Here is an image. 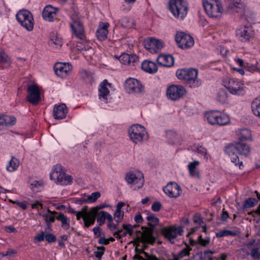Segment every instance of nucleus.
<instances>
[{"instance_id": "1", "label": "nucleus", "mask_w": 260, "mask_h": 260, "mask_svg": "<svg viewBox=\"0 0 260 260\" xmlns=\"http://www.w3.org/2000/svg\"><path fill=\"white\" fill-rule=\"evenodd\" d=\"M225 153L231 156V161L235 164V166H238L240 169L243 167L242 161H240L237 154L247 157L250 152V147L246 143L240 142L232 143L225 147Z\"/></svg>"}, {"instance_id": "2", "label": "nucleus", "mask_w": 260, "mask_h": 260, "mask_svg": "<svg viewBox=\"0 0 260 260\" xmlns=\"http://www.w3.org/2000/svg\"><path fill=\"white\" fill-rule=\"evenodd\" d=\"M50 178L56 184L60 185H70L73 182L72 176L66 175L64 169L59 164H56L53 166L50 174Z\"/></svg>"}, {"instance_id": "3", "label": "nucleus", "mask_w": 260, "mask_h": 260, "mask_svg": "<svg viewBox=\"0 0 260 260\" xmlns=\"http://www.w3.org/2000/svg\"><path fill=\"white\" fill-rule=\"evenodd\" d=\"M198 74V70L194 68L181 69L176 72L177 78L186 81L191 88L198 87L201 85V82L197 80Z\"/></svg>"}, {"instance_id": "4", "label": "nucleus", "mask_w": 260, "mask_h": 260, "mask_svg": "<svg viewBox=\"0 0 260 260\" xmlns=\"http://www.w3.org/2000/svg\"><path fill=\"white\" fill-rule=\"evenodd\" d=\"M130 140L136 144H140L147 139V135L144 126L136 124L131 126L128 129Z\"/></svg>"}, {"instance_id": "5", "label": "nucleus", "mask_w": 260, "mask_h": 260, "mask_svg": "<svg viewBox=\"0 0 260 260\" xmlns=\"http://www.w3.org/2000/svg\"><path fill=\"white\" fill-rule=\"evenodd\" d=\"M169 9L174 16L183 19L187 13L188 4L184 0H170Z\"/></svg>"}, {"instance_id": "6", "label": "nucleus", "mask_w": 260, "mask_h": 260, "mask_svg": "<svg viewBox=\"0 0 260 260\" xmlns=\"http://www.w3.org/2000/svg\"><path fill=\"white\" fill-rule=\"evenodd\" d=\"M204 8L207 15L212 18L220 17L222 8L218 0H203Z\"/></svg>"}, {"instance_id": "7", "label": "nucleus", "mask_w": 260, "mask_h": 260, "mask_svg": "<svg viewBox=\"0 0 260 260\" xmlns=\"http://www.w3.org/2000/svg\"><path fill=\"white\" fill-rule=\"evenodd\" d=\"M16 17L20 24L27 30L34 28V19L32 14L25 9L21 10L17 13Z\"/></svg>"}, {"instance_id": "8", "label": "nucleus", "mask_w": 260, "mask_h": 260, "mask_svg": "<svg viewBox=\"0 0 260 260\" xmlns=\"http://www.w3.org/2000/svg\"><path fill=\"white\" fill-rule=\"evenodd\" d=\"M226 11L229 13H240L241 17L246 15L247 8L242 0H226Z\"/></svg>"}, {"instance_id": "9", "label": "nucleus", "mask_w": 260, "mask_h": 260, "mask_svg": "<svg viewBox=\"0 0 260 260\" xmlns=\"http://www.w3.org/2000/svg\"><path fill=\"white\" fill-rule=\"evenodd\" d=\"M208 122L212 125H225L230 122L228 115H221L217 111H211L205 114Z\"/></svg>"}, {"instance_id": "10", "label": "nucleus", "mask_w": 260, "mask_h": 260, "mask_svg": "<svg viewBox=\"0 0 260 260\" xmlns=\"http://www.w3.org/2000/svg\"><path fill=\"white\" fill-rule=\"evenodd\" d=\"M124 87L129 94H143L145 92L144 87L141 83L135 78H128L124 83Z\"/></svg>"}, {"instance_id": "11", "label": "nucleus", "mask_w": 260, "mask_h": 260, "mask_svg": "<svg viewBox=\"0 0 260 260\" xmlns=\"http://www.w3.org/2000/svg\"><path fill=\"white\" fill-rule=\"evenodd\" d=\"M175 39L178 46L182 49L189 48L194 45L193 38L183 31L177 32Z\"/></svg>"}, {"instance_id": "12", "label": "nucleus", "mask_w": 260, "mask_h": 260, "mask_svg": "<svg viewBox=\"0 0 260 260\" xmlns=\"http://www.w3.org/2000/svg\"><path fill=\"white\" fill-rule=\"evenodd\" d=\"M127 182L134 187L136 190L141 188L144 184L143 174L140 172H128L125 175Z\"/></svg>"}, {"instance_id": "13", "label": "nucleus", "mask_w": 260, "mask_h": 260, "mask_svg": "<svg viewBox=\"0 0 260 260\" xmlns=\"http://www.w3.org/2000/svg\"><path fill=\"white\" fill-rule=\"evenodd\" d=\"M186 93L185 88L180 85H172L167 90V97L172 101H177L182 98Z\"/></svg>"}, {"instance_id": "14", "label": "nucleus", "mask_w": 260, "mask_h": 260, "mask_svg": "<svg viewBox=\"0 0 260 260\" xmlns=\"http://www.w3.org/2000/svg\"><path fill=\"white\" fill-rule=\"evenodd\" d=\"M144 47L151 53H156L164 46L162 41L153 38H147L143 41Z\"/></svg>"}, {"instance_id": "15", "label": "nucleus", "mask_w": 260, "mask_h": 260, "mask_svg": "<svg viewBox=\"0 0 260 260\" xmlns=\"http://www.w3.org/2000/svg\"><path fill=\"white\" fill-rule=\"evenodd\" d=\"M164 236L167 238L172 243H174V241H172L176 238L178 235H182L183 232L182 228L179 226L175 228L174 226L165 227L161 230Z\"/></svg>"}, {"instance_id": "16", "label": "nucleus", "mask_w": 260, "mask_h": 260, "mask_svg": "<svg viewBox=\"0 0 260 260\" xmlns=\"http://www.w3.org/2000/svg\"><path fill=\"white\" fill-rule=\"evenodd\" d=\"M224 86L233 94L240 95L244 92L243 84L233 79L225 82Z\"/></svg>"}, {"instance_id": "17", "label": "nucleus", "mask_w": 260, "mask_h": 260, "mask_svg": "<svg viewBox=\"0 0 260 260\" xmlns=\"http://www.w3.org/2000/svg\"><path fill=\"white\" fill-rule=\"evenodd\" d=\"M27 100L32 105L38 104L41 99L38 87L35 84L30 85L27 87Z\"/></svg>"}, {"instance_id": "18", "label": "nucleus", "mask_w": 260, "mask_h": 260, "mask_svg": "<svg viewBox=\"0 0 260 260\" xmlns=\"http://www.w3.org/2000/svg\"><path fill=\"white\" fill-rule=\"evenodd\" d=\"M70 26L73 35H74L78 39L84 41L85 39L83 23L78 19L73 20L71 23Z\"/></svg>"}, {"instance_id": "19", "label": "nucleus", "mask_w": 260, "mask_h": 260, "mask_svg": "<svg viewBox=\"0 0 260 260\" xmlns=\"http://www.w3.org/2000/svg\"><path fill=\"white\" fill-rule=\"evenodd\" d=\"M165 193L170 198H177L182 192L181 187L176 182H171L163 188Z\"/></svg>"}, {"instance_id": "20", "label": "nucleus", "mask_w": 260, "mask_h": 260, "mask_svg": "<svg viewBox=\"0 0 260 260\" xmlns=\"http://www.w3.org/2000/svg\"><path fill=\"white\" fill-rule=\"evenodd\" d=\"M236 35L242 42H246L252 38L254 32L250 26H244L236 31Z\"/></svg>"}, {"instance_id": "21", "label": "nucleus", "mask_w": 260, "mask_h": 260, "mask_svg": "<svg viewBox=\"0 0 260 260\" xmlns=\"http://www.w3.org/2000/svg\"><path fill=\"white\" fill-rule=\"evenodd\" d=\"M68 113L66 105L64 104L55 105L53 108V115L55 119H62L64 118Z\"/></svg>"}, {"instance_id": "22", "label": "nucleus", "mask_w": 260, "mask_h": 260, "mask_svg": "<svg viewBox=\"0 0 260 260\" xmlns=\"http://www.w3.org/2000/svg\"><path fill=\"white\" fill-rule=\"evenodd\" d=\"M120 62L123 65H126L132 63H138L139 61V57L136 54H129L127 53H122L117 58Z\"/></svg>"}, {"instance_id": "23", "label": "nucleus", "mask_w": 260, "mask_h": 260, "mask_svg": "<svg viewBox=\"0 0 260 260\" xmlns=\"http://www.w3.org/2000/svg\"><path fill=\"white\" fill-rule=\"evenodd\" d=\"M58 10L57 8L53 7L51 5L47 6L42 12V16L45 20L51 21L56 17Z\"/></svg>"}, {"instance_id": "24", "label": "nucleus", "mask_w": 260, "mask_h": 260, "mask_svg": "<svg viewBox=\"0 0 260 260\" xmlns=\"http://www.w3.org/2000/svg\"><path fill=\"white\" fill-rule=\"evenodd\" d=\"M111 84L109 83L107 80H104L100 85L99 88V99L104 101L106 103L108 102L107 96L109 94L110 91L107 88V86H111Z\"/></svg>"}, {"instance_id": "25", "label": "nucleus", "mask_w": 260, "mask_h": 260, "mask_svg": "<svg viewBox=\"0 0 260 260\" xmlns=\"http://www.w3.org/2000/svg\"><path fill=\"white\" fill-rule=\"evenodd\" d=\"M109 26L108 23L102 24V26H99L96 31V36L97 38L100 41L105 40L107 38L108 33V27Z\"/></svg>"}, {"instance_id": "26", "label": "nucleus", "mask_w": 260, "mask_h": 260, "mask_svg": "<svg viewBox=\"0 0 260 260\" xmlns=\"http://www.w3.org/2000/svg\"><path fill=\"white\" fill-rule=\"evenodd\" d=\"M158 65H174V58L171 55L160 54L157 58Z\"/></svg>"}, {"instance_id": "27", "label": "nucleus", "mask_w": 260, "mask_h": 260, "mask_svg": "<svg viewBox=\"0 0 260 260\" xmlns=\"http://www.w3.org/2000/svg\"><path fill=\"white\" fill-rule=\"evenodd\" d=\"M49 44L52 47H61L62 45L61 38L57 32L53 31L50 34Z\"/></svg>"}, {"instance_id": "28", "label": "nucleus", "mask_w": 260, "mask_h": 260, "mask_svg": "<svg viewBox=\"0 0 260 260\" xmlns=\"http://www.w3.org/2000/svg\"><path fill=\"white\" fill-rule=\"evenodd\" d=\"M200 162L198 160L190 162L188 165V169L189 174L191 177H194L199 178L200 177V172L198 169L197 167L200 165Z\"/></svg>"}, {"instance_id": "29", "label": "nucleus", "mask_w": 260, "mask_h": 260, "mask_svg": "<svg viewBox=\"0 0 260 260\" xmlns=\"http://www.w3.org/2000/svg\"><path fill=\"white\" fill-rule=\"evenodd\" d=\"M238 138L240 141L251 140V131L246 128H241L237 132Z\"/></svg>"}, {"instance_id": "30", "label": "nucleus", "mask_w": 260, "mask_h": 260, "mask_svg": "<svg viewBox=\"0 0 260 260\" xmlns=\"http://www.w3.org/2000/svg\"><path fill=\"white\" fill-rule=\"evenodd\" d=\"M15 122L16 118L13 116H0V125L9 127L14 125Z\"/></svg>"}, {"instance_id": "31", "label": "nucleus", "mask_w": 260, "mask_h": 260, "mask_svg": "<svg viewBox=\"0 0 260 260\" xmlns=\"http://www.w3.org/2000/svg\"><path fill=\"white\" fill-rule=\"evenodd\" d=\"M71 66H53L55 74L61 78H64L68 75L71 70Z\"/></svg>"}, {"instance_id": "32", "label": "nucleus", "mask_w": 260, "mask_h": 260, "mask_svg": "<svg viewBox=\"0 0 260 260\" xmlns=\"http://www.w3.org/2000/svg\"><path fill=\"white\" fill-rule=\"evenodd\" d=\"M47 211L49 213H50V214H44L42 215V216L47 223V228L51 230L50 226V223L54 222L56 217H55L54 215H57L58 214V213L56 211H51L49 209H48Z\"/></svg>"}, {"instance_id": "33", "label": "nucleus", "mask_w": 260, "mask_h": 260, "mask_svg": "<svg viewBox=\"0 0 260 260\" xmlns=\"http://www.w3.org/2000/svg\"><path fill=\"white\" fill-rule=\"evenodd\" d=\"M255 193H256L258 200H256L254 198H249L245 200L243 204L242 207L243 209L249 208L254 206V205L257 203L258 201L260 200V194L257 191H255Z\"/></svg>"}, {"instance_id": "34", "label": "nucleus", "mask_w": 260, "mask_h": 260, "mask_svg": "<svg viewBox=\"0 0 260 260\" xmlns=\"http://www.w3.org/2000/svg\"><path fill=\"white\" fill-rule=\"evenodd\" d=\"M251 109L253 114L260 119V97L253 99L251 103Z\"/></svg>"}, {"instance_id": "35", "label": "nucleus", "mask_w": 260, "mask_h": 260, "mask_svg": "<svg viewBox=\"0 0 260 260\" xmlns=\"http://www.w3.org/2000/svg\"><path fill=\"white\" fill-rule=\"evenodd\" d=\"M57 220L61 222V226L65 230H68L70 228V220L67 218L62 213L59 212L57 216H56Z\"/></svg>"}, {"instance_id": "36", "label": "nucleus", "mask_w": 260, "mask_h": 260, "mask_svg": "<svg viewBox=\"0 0 260 260\" xmlns=\"http://www.w3.org/2000/svg\"><path fill=\"white\" fill-rule=\"evenodd\" d=\"M191 250V248L187 246L182 249L177 254L173 253L172 255L174 257V260H180L184 256L189 255Z\"/></svg>"}, {"instance_id": "37", "label": "nucleus", "mask_w": 260, "mask_h": 260, "mask_svg": "<svg viewBox=\"0 0 260 260\" xmlns=\"http://www.w3.org/2000/svg\"><path fill=\"white\" fill-rule=\"evenodd\" d=\"M101 194L99 192H94L89 196L87 199H81L78 200V202L80 204L84 203H93L95 202L97 199L100 198Z\"/></svg>"}, {"instance_id": "38", "label": "nucleus", "mask_w": 260, "mask_h": 260, "mask_svg": "<svg viewBox=\"0 0 260 260\" xmlns=\"http://www.w3.org/2000/svg\"><path fill=\"white\" fill-rule=\"evenodd\" d=\"M217 99L221 104L226 103L228 101V94L224 89H221L218 91Z\"/></svg>"}, {"instance_id": "39", "label": "nucleus", "mask_w": 260, "mask_h": 260, "mask_svg": "<svg viewBox=\"0 0 260 260\" xmlns=\"http://www.w3.org/2000/svg\"><path fill=\"white\" fill-rule=\"evenodd\" d=\"M19 166V161L16 158L12 157L9 161V164L7 167V171L9 172H13L17 170Z\"/></svg>"}, {"instance_id": "40", "label": "nucleus", "mask_w": 260, "mask_h": 260, "mask_svg": "<svg viewBox=\"0 0 260 260\" xmlns=\"http://www.w3.org/2000/svg\"><path fill=\"white\" fill-rule=\"evenodd\" d=\"M146 219L149 221L148 225L149 226H154V225H157L159 222V219L158 218L155 217L152 213H149L146 217Z\"/></svg>"}, {"instance_id": "41", "label": "nucleus", "mask_w": 260, "mask_h": 260, "mask_svg": "<svg viewBox=\"0 0 260 260\" xmlns=\"http://www.w3.org/2000/svg\"><path fill=\"white\" fill-rule=\"evenodd\" d=\"M96 213H94L87 217H84V226L86 228L89 227V226L94 224Z\"/></svg>"}, {"instance_id": "42", "label": "nucleus", "mask_w": 260, "mask_h": 260, "mask_svg": "<svg viewBox=\"0 0 260 260\" xmlns=\"http://www.w3.org/2000/svg\"><path fill=\"white\" fill-rule=\"evenodd\" d=\"M0 62L11 63V59L4 50L0 47Z\"/></svg>"}, {"instance_id": "43", "label": "nucleus", "mask_w": 260, "mask_h": 260, "mask_svg": "<svg viewBox=\"0 0 260 260\" xmlns=\"http://www.w3.org/2000/svg\"><path fill=\"white\" fill-rule=\"evenodd\" d=\"M122 227V229L124 230V232H123L121 233V236L122 237H124L127 235V234H128L131 236H132L133 229L132 225L129 224H123Z\"/></svg>"}, {"instance_id": "44", "label": "nucleus", "mask_w": 260, "mask_h": 260, "mask_svg": "<svg viewBox=\"0 0 260 260\" xmlns=\"http://www.w3.org/2000/svg\"><path fill=\"white\" fill-rule=\"evenodd\" d=\"M93 73L86 70H83L80 73V76L85 80H90L92 79Z\"/></svg>"}, {"instance_id": "45", "label": "nucleus", "mask_w": 260, "mask_h": 260, "mask_svg": "<svg viewBox=\"0 0 260 260\" xmlns=\"http://www.w3.org/2000/svg\"><path fill=\"white\" fill-rule=\"evenodd\" d=\"M105 214L106 212L104 211L96 212V216H97V222L99 223V226L102 225L105 221Z\"/></svg>"}, {"instance_id": "46", "label": "nucleus", "mask_w": 260, "mask_h": 260, "mask_svg": "<svg viewBox=\"0 0 260 260\" xmlns=\"http://www.w3.org/2000/svg\"><path fill=\"white\" fill-rule=\"evenodd\" d=\"M236 233L232 231L228 230H220L216 234V236L218 238H221L224 236H235Z\"/></svg>"}, {"instance_id": "47", "label": "nucleus", "mask_w": 260, "mask_h": 260, "mask_svg": "<svg viewBox=\"0 0 260 260\" xmlns=\"http://www.w3.org/2000/svg\"><path fill=\"white\" fill-rule=\"evenodd\" d=\"M251 256L255 260L260 259V251L258 247H254L252 248L250 253Z\"/></svg>"}, {"instance_id": "48", "label": "nucleus", "mask_w": 260, "mask_h": 260, "mask_svg": "<svg viewBox=\"0 0 260 260\" xmlns=\"http://www.w3.org/2000/svg\"><path fill=\"white\" fill-rule=\"evenodd\" d=\"M141 68L144 71L150 74L155 73L158 71L157 66H141Z\"/></svg>"}, {"instance_id": "49", "label": "nucleus", "mask_w": 260, "mask_h": 260, "mask_svg": "<svg viewBox=\"0 0 260 260\" xmlns=\"http://www.w3.org/2000/svg\"><path fill=\"white\" fill-rule=\"evenodd\" d=\"M121 26L124 28H129L132 27V22L126 17L123 18L119 22Z\"/></svg>"}, {"instance_id": "50", "label": "nucleus", "mask_w": 260, "mask_h": 260, "mask_svg": "<svg viewBox=\"0 0 260 260\" xmlns=\"http://www.w3.org/2000/svg\"><path fill=\"white\" fill-rule=\"evenodd\" d=\"M87 210V206H85L81 209V211L85 214L87 216H88L94 213H96L97 211H98V207H94L89 212H88Z\"/></svg>"}, {"instance_id": "51", "label": "nucleus", "mask_w": 260, "mask_h": 260, "mask_svg": "<svg viewBox=\"0 0 260 260\" xmlns=\"http://www.w3.org/2000/svg\"><path fill=\"white\" fill-rule=\"evenodd\" d=\"M124 212L122 211L116 210L114 213V219L115 221L119 223L123 218Z\"/></svg>"}, {"instance_id": "52", "label": "nucleus", "mask_w": 260, "mask_h": 260, "mask_svg": "<svg viewBox=\"0 0 260 260\" xmlns=\"http://www.w3.org/2000/svg\"><path fill=\"white\" fill-rule=\"evenodd\" d=\"M192 149L196 152H197L199 154H201L204 155L205 157L207 154L206 149L202 146H194Z\"/></svg>"}, {"instance_id": "53", "label": "nucleus", "mask_w": 260, "mask_h": 260, "mask_svg": "<svg viewBox=\"0 0 260 260\" xmlns=\"http://www.w3.org/2000/svg\"><path fill=\"white\" fill-rule=\"evenodd\" d=\"M198 243L203 246H206L210 243V238L207 237L205 239H203L201 235H200L198 237Z\"/></svg>"}, {"instance_id": "54", "label": "nucleus", "mask_w": 260, "mask_h": 260, "mask_svg": "<svg viewBox=\"0 0 260 260\" xmlns=\"http://www.w3.org/2000/svg\"><path fill=\"white\" fill-rule=\"evenodd\" d=\"M98 249L100 250V251H94V254L95 257L99 259H101L104 253L105 248L104 246H99L98 247Z\"/></svg>"}, {"instance_id": "55", "label": "nucleus", "mask_w": 260, "mask_h": 260, "mask_svg": "<svg viewBox=\"0 0 260 260\" xmlns=\"http://www.w3.org/2000/svg\"><path fill=\"white\" fill-rule=\"evenodd\" d=\"M45 233L44 232H41L40 234L37 235L34 238L35 243L42 242L45 239Z\"/></svg>"}, {"instance_id": "56", "label": "nucleus", "mask_w": 260, "mask_h": 260, "mask_svg": "<svg viewBox=\"0 0 260 260\" xmlns=\"http://www.w3.org/2000/svg\"><path fill=\"white\" fill-rule=\"evenodd\" d=\"M140 252L143 253L146 258V259H144V260H159L155 255H149L143 250H140Z\"/></svg>"}, {"instance_id": "57", "label": "nucleus", "mask_w": 260, "mask_h": 260, "mask_svg": "<svg viewBox=\"0 0 260 260\" xmlns=\"http://www.w3.org/2000/svg\"><path fill=\"white\" fill-rule=\"evenodd\" d=\"M162 207V205L160 202H155L151 206V209L154 212H158Z\"/></svg>"}, {"instance_id": "58", "label": "nucleus", "mask_w": 260, "mask_h": 260, "mask_svg": "<svg viewBox=\"0 0 260 260\" xmlns=\"http://www.w3.org/2000/svg\"><path fill=\"white\" fill-rule=\"evenodd\" d=\"M45 240L49 243H51L56 241V237L52 234H47L45 235Z\"/></svg>"}, {"instance_id": "59", "label": "nucleus", "mask_w": 260, "mask_h": 260, "mask_svg": "<svg viewBox=\"0 0 260 260\" xmlns=\"http://www.w3.org/2000/svg\"><path fill=\"white\" fill-rule=\"evenodd\" d=\"M218 49H219L220 53L223 56L228 57L230 56L231 54L233 53V52H230L226 48L223 46H219Z\"/></svg>"}, {"instance_id": "60", "label": "nucleus", "mask_w": 260, "mask_h": 260, "mask_svg": "<svg viewBox=\"0 0 260 260\" xmlns=\"http://www.w3.org/2000/svg\"><path fill=\"white\" fill-rule=\"evenodd\" d=\"M68 239V236L66 235H63L60 236L59 239L58 240V245L61 247H64L65 244L63 241H66Z\"/></svg>"}, {"instance_id": "61", "label": "nucleus", "mask_w": 260, "mask_h": 260, "mask_svg": "<svg viewBox=\"0 0 260 260\" xmlns=\"http://www.w3.org/2000/svg\"><path fill=\"white\" fill-rule=\"evenodd\" d=\"M246 71H248L249 72H259L260 71V69L258 66H245Z\"/></svg>"}, {"instance_id": "62", "label": "nucleus", "mask_w": 260, "mask_h": 260, "mask_svg": "<svg viewBox=\"0 0 260 260\" xmlns=\"http://www.w3.org/2000/svg\"><path fill=\"white\" fill-rule=\"evenodd\" d=\"M146 241L148 243L153 244L155 242V238L152 234H149L147 236Z\"/></svg>"}, {"instance_id": "63", "label": "nucleus", "mask_w": 260, "mask_h": 260, "mask_svg": "<svg viewBox=\"0 0 260 260\" xmlns=\"http://www.w3.org/2000/svg\"><path fill=\"white\" fill-rule=\"evenodd\" d=\"M93 232L95 238L100 237L101 235V229L99 226L94 227Z\"/></svg>"}, {"instance_id": "64", "label": "nucleus", "mask_w": 260, "mask_h": 260, "mask_svg": "<svg viewBox=\"0 0 260 260\" xmlns=\"http://www.w3.org/2000/svg\"><path fill=\"white\" fill-rule=\"evenodd\" d=\"M215 252V251H212L211 250H205L201 254V258L202 259H205L206 258V255L208 254H213Z\"/></svg>"}]
</instances>
